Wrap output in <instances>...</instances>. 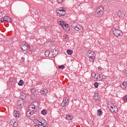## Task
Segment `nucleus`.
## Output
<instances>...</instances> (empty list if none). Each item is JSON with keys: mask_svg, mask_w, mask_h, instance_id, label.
I'll use <instances>...</instances> for the list:
<instances>
[{"mask_svg": "<svg viewBox=\"0 0 127 127\" xmlns=\"http://www.w3.org/2000/svg\"><path fill=\"white\" fill-rule=\"evenodd\" d=\"M28 108L29 109L26 112L27 117H31L32 115H34L37 112L38 109L32 104L29 106Z\"/></svg>", "mask_w": 127, "mask_h": 127, "instance_id": "nucleus-1", "label": "nucleus"}, {"mask_svg": "<svg viewBox=\"0 0 127 127\" xmlns=\"http://www.w3.org/2000/svg\"><path fill=\"white\" fill-rule=\"evenodd\" d=\"M95 15L98 17H101L104 14V7L99 6L95 10Z\"/></svg>", "mask_w": 127, "mask_h": 127, "instance_id": "nucleus-2", "label": "nucleus"}, {"mask_svg": "<svg viewBox=\"0 0 127 127\" xmlns=\"http://www.w3.org/2000/svg\"><path fill=\"white\" fill-rule=\"evenodd\" d=\"M108 108L111 110L112 113H118V107L114 105V104L111 102L108 103Z\"/></svg>", "mask_w": 127, "mask_h": 127, "instance_id": "nucleus-3", "label": "nucleus"}, {"mask_svg": "<svg viewBox=\"0 0 127 127\" xmlns=\"http://www.w3.org/2000/svg\"><path fill=\"white\" fill-rule=\"evenodd\" d=\"M56 12L59 16H64L66 14L65 8L59 7L57 9Z\"/></svg>", "mask_w": 127, "mask_h": 127, "instance_id": "nucleus-4", "label": "nucleus"}, {"mask_svg": "<svg viewBox=\"0 0 127 127\" xmlns=\"http://www.w3.org/2000/svg\"><path fill=\"white\" fill-rule=\"evenodd\" d=\"M70 25L76 31H80L82 28V27L77 22H71Z\"/></svg>", "mask_w": 127, "mask_h": 127, "instance_id": "nucleus-5", "label": "nucleus"}, {"mask_svg": "<svg viewBox=\"0 0 127 127\" xmlns=\"http://www.w3.org/2000/svg\"><path fill=\"white\" fill-rule=\"evenodd\" d=\"M88 58H89L90 62H94L96 57H95V53L91 50H90L87 53Z\"/></svg>", "mask_w": 127, "mask_h": 127, "instance_id": "nucleus-6", "label": "nucleus"}, {"mask_svg": "<svg viewBox=\"0 0 127 127\" xmlns=\"http://www.w3.org/2000/svg\"><path fill=\"white\" fill-rule=\"evenodd\" d=\"M37 124H38V126H42L44 127H46L48 126L47 121L41 118H39V120H37Z\"/></svg>", "mask_w": 127, "mask_h": 127, "instance_id": "nucleus-7", "label": "nucleus"}, {"mask_svg": "<svg viewBox=\"0 0 127 127\" xmlns=\"http://www.w3.org/2000/svg\"><path fill=\"white\" fill-rule=\"evenodd\" d=\"M113 34L114 35H115V36H117V37H119L120 38H121V37L124 35L123 32L119 29L113 30Z\"/></svg>", "mask_w": 127, "mask_h": 127, "instance_id": "nucleus-8", "label": "nucleus"}, {"mask_svg": "<svg viewBox=\"0 0 127 127\" xmlns=\"http://www.w3.org/2000/svg\"><path fill=\"white\" fill-rule=\"evenodd\" d=\"M30 47V46L28 45L27 43H24L22 47H21V50H22L23 52L26 54L27 53V50H28V48Z\"/></svg>", "mask_w": 127, "mask_h": 127, "instance_id": "nucleus-9", "label": "nucleus"}, {"mask_svg": "<svg viewBox=\"0 0 127 127\" xmlns=\"http://www.w3.org/2000/svg\"><path fill=\"white\" fill-rule=\"evenodd\" d=\"M23 103H24L23 100L21 99H20L19 100H18L17 102V108L18 110H21V109H22V107H23V105H24Z\"/></svg>", "mask_w": 127, "mask_h": 127, "instance_id": "nucleus-10", "label": "nucleus"}, {"mask_svg": "<svg viewBox=\"0 0 127 127\" xmlns=\"http://www.w3.org/2000/svg\"><path fill=\"white\" fill-rule=\"evenodd\" d=\"M106 79H107V76L104 75L103 73L99 74L97 78V80H98V81H101V80H105Z\"/></svg>", "mask_w": 127, "mask_h": 127, "instance_id": "nucleus-11", "label": "nucleus"}, {"mask_svg": "<svg viewBox=\"0 0 127 127\" xmlns=\"http://www.w3.org/2000/svg\"><path fill=\"white\" fill-rule=\"evenodd\" d=\"M45 55L46 57H49L50 58H52L54 57V55H53V54H52V52H49V51H46L45 52Z\"/></svg>", "mask_w": 127, "mask_h": 127, "instance_id": "nucleus-12", "label": "nucleus"}, {"mask_svg": "<svg viewBox=\"0 0 127 127\" xmlns=\"http://www.w3.org/2000/svg\"><path fill=\"white\" fill-rule=\"evenodd\" d=\"M9 125L13 127H17V122H16V120L12 119L10 121Z\"/></svg>", "mask_w": 127, "mask_h": 127, "instance_id": "nucleus-13", "label": "nucleus"}, {"mask_svg": "<svg viewBox=\"0 0 127 127\" xmlns=\"http://www.w3.org/2000/svg\"><path fill=\"white\" fill-rule=\"evenodd\" d=\"M31 105H32L35 108H36L37 109L39 108L40 105L39 104V102L38 101H34L31 103Z\"/></svg>", "mask_w": 127, "mask_h": 127, "instance_id": "nucleus-14", "label": "nucleus"}, {"mask_svg": "<svg viewBox=\"0 0 127 127\" xmlns=\"http://www.w3.org/2000/svg\"><path fill=\"white\" fill-rule=\"evenodd\" d=\"M26 97V95H25V93L21 92L20 94V100H22L23 101H24L25 99V98Z\"/></svg>", "mask_w": 127, "mask_h": 127, "instance_id": "nucleus-15", "label": "nucleus"}, {"mask_svg": "<svg viewBox=\"0 0 127 127\" xmlns=\"http://www.w3.org/2000/svg\"><path fill=\"white\" fill-rule=\"evenodd\" d=\"M47 93H48V90H47V89H43L40 91V93L43 96H45L46 94H47Z\"/></svg>", "mask_w": 127, "mask_h": 127, "instance_id": "nucleus-16", "label": "nucleus"}, {"mask_svg": "<svg viewBox=\"0 0 127 127\" xmlns=\"http://www.w3.org/2000/svg\"><path fill=\"white\" fill-rule=\"evenodd\" d=\"M19 111L17 110H14L13 112V115L16 118H19Z\"/></svg>", "mask_w": 127, "mask_h": 127, "instance_id": "nucleus-17", "label": "nucleus"}, {"mask_svg": "<svg viewBox=\"0 0 127 127\" xmlns=\"http://www.w3.org/2000/svg\"><path fill=\"white\" fill-rule=\"evenodd\" d=\"M63 28L66 32H69V31H70V27L69 26V25L67 24L64 25Z\"/></svg>", "mask_w": 127, "mask_h": 127, "instance_id": "nucleus-18", "label": "nucleus"}, {"mask_svg": "<svg viewBox=\"0 0 127 127\" xmlns=\"http://www.w3.org/2000/svg\"><path fill=\"white\" fill-rule=\"evenodd\" d=\"M4 21H7V22H11V18L9 16H5L4 17Z\"/></svg>", "mask_w": 127, "mask_h": 127, "instance_id": "nucleus-19", "label": "nucleus"}, {"mask_svg": "<svg viewBox=\"0 0 127 127\" xmlns=\"http://www.w3.org/2000/svg\"><path fill=\"white\" fill-rule=\"evenodd\" d=\"M63 104H64L65 105H68L69 104V100L66 98H64V99L63 100Z\"/></svg>", "mask_w": 127, "mask_h": 127, "instance_id": "nucleus-20", "label": "nucleus"}, {"mask_svg": "<svg viewBox=\"0 0 127 127\" xmlns=\"http://www.w3.org/2000/svg\"><path fill=\"white\" fill-rule=\"evenodd\" d=\"M64 40V41H68L69 40V35L64 34L63 36Z\"/></svg>", "mask_w": 127, "mask_h": 127, "instance_id": "nucleus-21", "label": "nucleus"}, {"mask_svg": "<svg viewBox=\"0 0 127 127\" xmlns=\"http://www.w3.org/2000/svg\"><path fill=\"white\" fill-rule=\"evenodd\" d=\"M93 98L94 100H96V101H99V94L98 93H95Z\"/></svg>", "mask_w": 127, "mask_h": 127, "instance_id": "nucleus-22", "label": "nucleus"}, {"mask_svg": "<svg viewBox=\"0 0 127 127\" xmlns=\"http://www.w3.org/2000/svg\"><path fill=\"white\" fill-rule=\"evenodd\" d=\"M116 15H117V17L119 18L121 17V16L123 15V14H122V12L120 10L116 13Z\"/></svg>", "mask_w": 127, "mask_h": 127, "instance_id": "nucleus-23", "label": "nucleus"}, {"mask_svg": "<svg viewBox=\"0 0 127 127\" xmlns=\"http://www.w3.org/2000/svg\"><path fill=\"white\" fill-rule=\"evenodd\" d=\"M52 54H53L54 57L56 56V55L58 54V52L56 50H53L51 51Z\"/></svg>", "mask_w": 127, "mask_h": 127, "instance_id": "nucleus-24", "label": "nucleus"}, {"mask_svg": "<svg viewBox=\"0 0 127 127\" xmlns=\"http://www.w3.org/2000/svg\"><path fill=\"white\" fill-rule=\"evenodd\" d=\"M127 87V82H123L122 85H121V87L123 89H126Z\"/></svg>", "mask_w": 127, "mask_h": 127, "instance_id": "nucleus-25", "label": "nucleus"}, {"mask_svg": "<svg viewBox=\"0 0 127 127\" xmlns=\"http://www.w3.org/2000/svg\"><path fill=\"white\" fill-rule=\"evenodd\" d=\"M61 106L63 110H66V104L62 102L61 104Z\"/></svg>", "mask_w": 127, "mask_h": 127, "instance_id": "nucleus-26", "label": "nucleus"}, {"mask_svg": "<svg viewBox=\"0 0 127 127\" xmlns=\"http://www.w3.org/2000/svg\"><path fill=\"white\" fill-rule=\"evenodd\" d=\"M66 53L68 55H72L73 54V51L71 50H67Z\"/></svg>", "mask_w": 127, "mask_h": 127, "instance_id": "nucleus-27", "label": "nucleus"}, {"mask_svg": "<svg viewBox=\"0 0 127 127\" xmlns=\"http://www.w3.org/2000/svg\"><path fill=\"white\" fill-rule=\"evenodd\" d=\"M102 115V109H99L97 111V115L98 116V117H100Z\"/></svg>", "mask_w": 127, "mask_h": 127, "instance_id": "nucleus-28", "label": "nucleus"}, {"mask_svg": "<svg viewBox=\"0 0 127 127\" xmlns=\"http://www.w3.org/2000/svg\"><path fill=\"white\" fill-rule=\"evenodd\" d=\"M64 22H64L63 20L58 21V24H60V25H61V26H63V24H64Z\"/></svg>", "mask_w": 127, "mask_h": 127, "instance_id": "nucleus-29", "label": "nucleus"}, {"mask_svg": "<svg viewBox=\"0 0 127 127\" xmlns=\"http://www.w3.org/2000/svg\"><path fill=\"white\" fill-rule=\"evenodd\" d=\"M41 113L42 115H43V116H45V115H46V114H47V112L45 110H43Z\"/></svg>", "mask_w": 127, "mask_h": 127, "instance_id": "nucleus-30", "label": "nucleus"}, {"mask_svg": "<svg viewBox=\"0 0 127 127\" xmlns=\"http://www.w3.org/2000/svg\"><path fill=\"white\" fill-rule=\"evenodd\" d=\"M18 85H19V86H23V80H20L19 82L18 83Z\"/></svg>", "mask_w": 127, "mask_h": 127, "instance_id": "nucleus-31", "label": "nucleus"}, {"mask_svg": "<svg viewBox=\"0 0 127 127\" xmlns=\"http://www.w3.org/2000/svg\"><path fill=\"white\" fill-rule=\"evenodd\" d=\"M66 119L68 121H69V120H71V116H70V115H67L66 116Z\"/></svg>", "mask_w": 127, "mask_h": 127, "instance_id": "nucleus-32", "label": "nucleus"}, {"mask_svg": "<svg viewBox=\"0 0 127 127\" xmlns=\"http://www.w3.org/2000/svg\"><path fill=\"white\" fill-rule=\"evenodd\" d=\"M99 86V83H98L97 82H96L95 83H94V87L95 88H98Z\"/></svg>", "mask_w": 127, "mask_h": 127, "instance_id": "nucleus-33", "label": "nucleus"}, {"mask_svg": "<svg viewBox=\"0 0 127 127\" xmlns=\"http://www.w3.org/2000/svg\"><path fill=\"white\" fill-rule=\"evenodd\" d=\"M59 69H63L64 68H65V66L64 65H60L59 66Z\"/></svg>", "mask_w": 127, "mask_h": 127, "instance_id": "nucleus-34", "label": "nucleus"}, {"mask_svg": "<svg viewBox=\"0 0 127 127\" xmlns=\"http://www.w3.org/2000/svg\"><path fill=\"white\" fill-rule=\"evenodd\" d=\"M35 91H36V90H35V88H32V89H31V93H32L33 94H34V93H35Z\"/></svg>", "mask_w": 127, "mask_h": 127, "instance_id": "nucleus-35", "label": "nucleus"}, {"mask_svg": "<svg viewBox=\"0 0 127 127\" xmlns=\"http://www.w3.org/2000/svg\"><path fill=\"white\" fill-rule=\"evenodd\" d=\"M91 76L93 77V78H95V77H96V73L93 72L91 74Z\"/></svg>", "mask_w": 127, "mask_h": 127, "instance_id": "nucleus-36", "label": "nucleus"}, {"mask_svg": "<svg viewBox=\"0 0 127 127\" xmlns=\"http://www.w3.org/2000/svg\"><path fill=\"white\" fill-rule=\"evenodd\" d=\"M64 0H58V3H61Z\"/></svg>", "mask_w": 127, "mask_h": 127, "instance_id": "nucleus-37", "label": "nucleus"}, {"mask_svg": "<svg viewBox=\"0 0 127 127\" xmlns=\"http://www.w3.org/2000/svg\"><path fill=\"white\" fill-rule=\"evenodd\" d=\"M124 101H127V96L126 95L124 97Z\"/></svg>", "mask_w": 127, "mask_h": 127, "instance_id": "nucleus-38", "label": "nucleus"}, {"mask_svg": "<svg viewBox=\"0 0 127 127\" xmlns=\"http://www.w3.org/2000/svg\"><path fill=\"white\" fill-rule=\"evenodd\" d=\"M0 21H1V22H3V21H4V17L3 18H1L0 19Z\"/></svg>", "mask_w": 127, "mask_h": 127, "instance_id": "nucleus-39", "label": "nucleus"}, {"mask_svg": "<svg viewBox=\"0 0 127 127\" xmlns=\"http://www.w3.org/2000/svg\"><path fill=\"white\" fill-rule=\"evenodd\" d=\"M66 22H64V23L63 24V26H62V27L64 28V27L65 26V25H66Z\"/></svg>", "mask_w": 127, "mask_h": 127, "instance_id": "nucleus-40", "label": "nucleus"}, {"mask_svg": "<svg viewBox=\"0 0 127 127\" xmlns=\"http://www.w3.org/2000/svg\"><path fill=\"white\" fill-rule=\"evenodd\" d=\"M124 16L127 17V12H125L124 14Z\"/></svg>", "mask_w": 127, "mask_h": 127, "instance_id": "nucleus-41", "label": "nucleus"}, {"mask_svg": "<svg viewBox=\"0 0 127 127\" xmlns=\"http://www.w3.org/2000/svg\"><path fill=\"white\" fill-rule=\"evenodd\" d=\"M34 127H39V125H38V124H37L36 125L34 126Z\"/></svg>", "mask_w": 127, "mask_h": 127, "instance_id": "nucleus-42", "label": "nucleus"}, {"mask_svg": "<svg viewBox=\"0 0 127 127\" xmlns=\"http://www.w3.org/2000/svg\"><path fill=\"white\" fill-rule=\"evenodd\" d=\"M125 76H127V70L125 71Z\"/></svg>", "mask_w": 127, "mask_h": 127, "instance_id": "nucleus-43", "label": "nucleus"}, {"mask_svg": "<svg viewBox=\"0 0 127 127\" xmlns=\"http://www.w3.org/2000/svg\"><path fill=\"white\" fill-rule=\"evenodd\" d=\"M105 127H110V126H109V125H106Z\"/></svg>", "mask_w": 127, "mask_h": 127, "instance_id": "nucleus-44", "label": "nucleus"}, {"mask_svg": "<svg viewBox=\"0 0 127 127\" xmlns=\"http://www.w3.org/2000/svg\"><path fill=\"white\" fill-rule=\"evenodd\" d=\"M21 60H22V61H24V59L23 58H22Z\"/></svg>", "mask_w": 127, "mask_h": 127, "instance_id": "nucleus-45", "label": "nucleus"}, {"mask_svg": "<svg viewBox=\"0 0 127 127\" xmlns=\"http://www.w3.org/2000/svg\"><path fill=\"white\" fill-rule=\"evenodd\" d=\"M98 69H101V66H99Z\"/></svg>", "mask_w": 127, "mask_h": 127, "instance_id": "nucleus-46", "label": "nucleus"}, {"mask_svg": "<svg viewBox=\"0 0 127 127\" xmlns=\"http://www.w3.org/2000/svg\"><path fill=\"white\" fill-rule=\"evenodd\" d=\"M11 82H12V80H11Z\"/></svg>", "mask_w": 127, "mask_h": 127, "instance_id": "nucleus-47", "label": "nucleus"}]
</instances>
